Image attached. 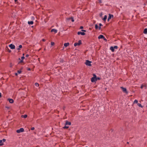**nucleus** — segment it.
Instances as JSON below:
<instances>
[{
  "label": "nucleus",
  "instance_id": "26",
  "mask_svg": "<svg viewBox=\"0 0 147 147\" xmlns=\"http://www.w3.org/2000/svg\"><path fill=\"white\" fill-rule=\"evenodd\" d=\"M100 26L99 27L98 29L100 30L101 28L100 26H102V24L101 23H100L99 24Z\"/></svg>",
  "mask_w": 147,
  "mask_h": 147
},
{
  "label": "nucleus",
  "instance_id": "5",
  "mask_svg": "<svg viewBox=\"0 0 147 147\" xmlns=\"http://www.w3.org/2000/svg\"><path fill=\"white\" fill-rule=\"evenodd\" d=\"M24 131V129L22 128H20V129L17 130L16 132L18 133H20L21 132H23Z\"/></svg>",
  "mask_w": 147,
  "mask_h": 147
},
{
  "label": "nucleus",
  "instance_id": "16",
  "mask_svg": "<svg viewBox=\"0 0 147 147\" xmlns=\"http://www.w3.org/2000/svg\"><path fill=\"white\" fill-rule=\"evenodd\" d=\"M69 127V126H68L67 125H66V124L65 123V126L63 127L64 129H67Z\"/></svg>",
  "mask_w": 147,
  "mask_h": 147
},
{
  "label": "nucleus",
  "instance_id": "44",
  "mask_svg": "<svg viewBox=\"0 0 147 147\" xmlns=\"http://www.w3.org/2000/svg\"><path fill=\"white\" fill-rule=\"evenodd\" d=\"M6 107V108H7V109H9V107Z\"/></svg>",
  "mask_w": 147,
  "mask_h": 147
},
{
  "label": "nucleus",
  "instance_id": "15",
  "mask_svg": "<svg viewBox=\"0 0 147 147\" xmlns=\"http://www.w3.org/2000/svg\"><path fill=\"white\" fill-rule=\"evenodd\" d=\"M113 15H111V14H109V16L108 17H109V19H110L111 18H113Z\"/></svg>",
  "mask_w": 147,
  "mask_h": 147
},
{
  "label": "nucleus",
  "instance_id": "31",
  "mask_svg": "<svg viewBox=\"0 0 147 147\" xmlns=\"http://www.w3.org/2000/svg\"><path fill=\"white\" fill-rule=\"evenodd\" d=\"M114 49H117L118 48V47L117 46H115L114 47H113Z\"/></svg>",
  "mask_w": 147,
  "mask_h": 147
},
{
  "label": "nucleus",
  "instance_id": "52",
  "mask_svg": "<svg viewBox=\"0 0 147 147\" xmlns=\"http://www.w3.org/2000/svg\"><path fill=\"white\" fill-rule=\"evenodd\" d=\"M23 55H24V54H23Z\"/></svg>",
  "mask_w": 147,
  "mask_h": 147
},
{
  "label": "nucleus",
  "instance_id": "7",
  "mask_svg": "<svg viewBox=\"0 0 147 147\" xmlns=\"http://www.w3.org/2000/svg\"><path fill=\"white\" fill-rule=\"evenodd\" d=\"M78 35L81 34L82 35H84L85 34V33L84 32H78Z\"/></svg>",
  "mask_w": 147,
  "mask_h": 147
},
{
  "label": "nucleus",
  "instance_id": "34",
  "mask_svg": "<svg viewBox=\"0 0 147 147\" xmlns=\"http://www.w3.org/2000/svg\"><path fill=\"white\" fill-rule=\"evenodd\" d=\"M34 129V127H32L31 129L32 130H33Z\"/></svg>",
  "mask_w": 147,
  "mask_h": 147
},
{
  "label": "nucleus",
  "instance_id": "28",
  "mask_svg": "<svg viewBox=\"0 0 147 147\" xmlns=\"http://www.w3.org/2000/svg\"><path fill=\"white\" fill-rule=\"evenodd\" d=\"M35 85L36 87H38L39 86V84L37 83H35Z\"/></svg>",
  "mask_w": 147,
  "mask_h": 147
},
{
  "label": "nucleus",
  "instance_id": "37",
  "mask_svg": "<svg viewBox=\"0 0 147 147\" xmlns=\"http://www.w3.org/2000/svg\"><path fill=\"white\" fill-rule=\"evenodd\" d=\"M143 88V86L142 85L141 86V89H142Z\"/></svg>",
  "mask_w": 147,
  "mask_h": 147
},
{
  "label": "nucleus",
  "instance_id": "39",
  "mask_svg": "<svg viewBox=\"0 0 147 147\" xmlns=\"http://www.w3.org/2000/svg\"><path fill=\"white\" fill-rule=\"evenodd\" d=\"M32 19L33 20H34V17H33V16H32Z\"/></svg>",
  "mask_w": 147,
  "mask_h": 147
},
{
  "label": "nucleus",
  "instance_id": "1",
  "mask_svg": "<svg viewBox=\"0 0 147 147\" xmlns=\"http://www.w3.org/2000/svg\"><path fill=\"white\" fill-rule=\"evenodd\" d=\"M93 77L91 78V81L92 82H96V76L95 74H93Z\"/></svg>",
  "mask_w": 147,
  "mask_h": 147
},
{
  "label": "nucleus",
  "instance_id": "49",
  "mask_svg": "<svg viewBox=\"0 0 147 147\" xmlns=\"http://www.w3.org/2000/svg\"><path fill=\"white\" fill-rule=\"evenodd\" d=\"M110 19H109V18H108V20H109Z\"/></svg>",
  "mask_w": 147,
  "mask_h": 147
},
{
  "label": "nucleus",
  "instance_id": "46",
  "mask_svg": "<svg viewBox=\"0 0 147 147\" xmlns=\"http://www.w3.org/2000/svg\"><path fill=\"white\" fill-rule=\"evenodd\" d=\"M83 28V26H81V27H80V28H82H82Z\"/></svg>",
  "mask_w": 147,
  "mask_h": 147
},
{
  "label": "nucleus",
  "instance_id": "50",
  "mask_svg": "<svg viewBox=\"0 0 147 147\" xmlns=\"http://www.w3.org/2000/svg\"><path fill=\"white\" fill-rule=\"evenodd\" d=\"M28 70H30V68H29V69H28Z\"/></svg>",
  "mask_w": 147,
  "mask_h": 147
},
{
  "label": "nucleus",
  "instance_id": "29",
  "mask_svg": "<svg viewBox=\"0 0 147 147\" xmlns=\"http://www.w3.org/2000/svg\"><path fill=\"white\" fill-rule=\"evenodd\" d=\"M22 71L21 70H19L18 71V73L19 74H20L21 73Z\"/></svg>",
  "mask_w": 147,
  "mask_h": 147
},
{
  "label": "nucleus",
  "instance_id": "30",
  "mask_svg": "<svg viewBox=\"0 0 147 147\" xmlns=\"http://www.w3.org/2000/svg\"><path fill=\"white\" fill-rule=\"evenodd\" d=\"M96 81H97V80H99L100 79V78L99 77H96Z\"/></svg>",
  "mask_w": 147,
  "mask_h": 147
},
{
  "label": "nucleus",
  "instance_id": "8",
  "mask_svg": "<svg viewBox=\"0 0 147 147\" xmlns=\"http://www.w3.org/2000/svg\"><path fill=\"white\" fill-rule=\"evenodd\" d=\"M51 32H54L55 33H56L57 32V31L56 29H53L51 30Z\"/></svg>",
  "mask_w": 147,
  "mask_h": 147
},
{
  "label": "nucleus",
  "instance_id": "40",
  "mask_svg": "<svg viewBox=\"0 0 147 147\" xmlns=\"http://www.w3.org/2000/svg\"><path fill=\"white\" fill-rule=\"evenodd\" d=\"M99 1L100 3H102L101 0H99Z\"/></svg>",
  "mask_w": 147,
  "mask_h": 147
},
{
  "label": "nucleus",
  "instance_id": "42",
  "mask_svg": "<svg viewBox=\"0 0 147 147\" xmlns=\"http://www.w3.org/2000/svg\"><path fill=\"white\" fill-rule=\"evenodd\" d=\"M71 21H72V22H74V20L73 19H72Z\"/></svg>",
  "mask_w": 147,
  "mask_h": 147
},
{
  "label": "nucleus",
  "instance_id": "24",
  "mask_svg": "<svg viewBox=\"0 0 147 147\" xmlns=\"http://www.w3.org/2000/svg\"><path fill=\"white\" fill-rule=\"evenodd\" d=\"M138 103V100L136 99L135 100L134 102V103Z\"/></svg>",
  "mask_w": 147,
  "mask_h": 147
},
{
  "label": "nucleus",
  "instance_id": "4",
  "mask_svg": "<svg viewBox=\"0 0 147 147\" xmlns=\"http://www.w3.org/2000/svg\"><path fill=\"white\" fill-rule=\"evenodd\" d=\"M82 44L81 40H79L78 42H76L74 44V46L76 47L77 46H79Z\"/></svg>",
  "mask_w": 147,
  "mask_h": 147
},
{
  "label": "nucleus",
  "instance_id": "47",
  "mask_svg": "<svg viewBox=\"0 0 147 147\" xmlns=\"http://www.w3.org/2000/svg\"><path fill=\"white\" fill-rule=\"evenodd\" d=\"M11 52V50H9V52Z\"/></svg>",
  "mask_w": 147,
  "mask_h": 147
},
{
  "label": "nucleus",
  "instance_id": "21",
  "mask_svg": "<svg viewBox=\"0 0 147 147\" xmlns=\"http://www.w3.org/2000/svg\"><path fill=\"white\" fill-rule=\"evenodd\" d=\"M140 107H141V108H142L143 107L142 105L140 103H138L137 104Z\"/></svg>",
  "mask_w": 147,
  "mask_h": 147
},
{
  "label": "nucleus",
  "instance_id": "51",
  "mask_svg": "<svg viewBox=\"0 0 147 147\" xmlns=\"http://www.w3.org/2000/svg\"><path fill=\"white\" fill-rule=\"evenodd\" d=\"M127 144H128V143H129V142H127Z\"/></svg>",
  "mask_w": 147,
  "mask_h": 147
},
{
  "label": "nucleus",
  "instance_id": "9",
  "mask_svg": "<svg viewBox=\"0 0 147 147\" xmlns=\"http://www.w3.org/2000/svg\"><path fill=\"white\" fill-rule=\"evenodd\" d=\"M8 100H9V102L11 103H12L13 102H14V100H13L12 99H9V98L8 99Z\"/></svg>",
  "mask_w": 147,
  "mask_h": 147
},
{
  "label": "nucleus",
  "instance_id": "19",
  "mask_svg": "<svg viewBox=\"0 0 147 147\" xmlns=\"http://www.w3.org/2000/svg\"><path fill=\"white\" fill-rule=\"evenodd\" d=\"M107 16L106 15H105L104 16V18H103V20L105 21L106 20L107 18Z\"/></svg>",
  "mask_w": 147,
  "mask_h": 147
},
{
  "label": "nucleus",
  "instance_id": "43",
  "mask_svg": "<svg viewBox=\"0 0 147 147\" xmlns=\"http://www.w3.org/2000/svg\"><path fill=\"white\" fill-rule=\"evenodd\" d=\"M15 75L16 76H17L18 75V74H17V73H16L15 74Z\"/></svg>",
  "mask_w": 147,
  "mask_h": 147
},
{
  "label": "nucleus",
  "instance_id": "10",
  "mask_svg": "<svg viewBox=\"0 0 147 147\" xmlns=\"http://www.w3.org/2000/svg\"><path fill=\"white\" fill-rule=\"evenodd\" d=\"M66 125H71V123L70 122H68L67 121H66L65 123Z\"/></svg>",
  "mask_w": 147,
  "mask_h": 147
},
{
  "label": "nucleus",
  "instance_id": "22",
  "mask_svg": "<svg viewBox=\"0 0 147 147\" xmlns=\"http://www.w3.org/2000/svg\"><path fill=\"white\" fill-rule=\"evenodd\" d=\"M22 46L21 45H20L19 46V48L17 49V50H20L21 48H22Z\"/></svg>",
  "mask_w": 147,
  "mask_h": 147
},
{
  "label": "nucleus",
  "instance_id": "12",
  "mask_svg": "<svg viewBox=\"0 0 147 147\" xmlns=\"http://www.w3.org/2000/svg\"><path fill=\"white\" fill-rule=\"evenodd\" d=\"M69 45V42L65 43L64 44V46L65 47H66L68 46Z\"/></svg>",
  "mask_w": 147,
  "mask_h": 147
},
{
  "label": "nucleus",
  "instance_id": "3",
  "mask_svg": "<svg viewBox=\"0 0 147 147\" xmlns=\"http://www.w3.org/2000/svg\"><path fill=\"white\" fill-rule=\"evenodd\" d=\"M91 63L92 61L88 60H86L85 64L87 66H92V65L91 64Z\"/></svg>",
  "mask_w": 147,
  "mask_h": 147
},
{
  "label": "nucleus",
  "instance_id": "33",
  "mask_svg": "<svg viewBox=\"0 0 147 147\" xmlns=\"http://www.w3.org/2000/svg\"><path fill=\"white\" fill-rule=\"evenodd\" d=\"M9 66L10 67H12V63H11L10 64Z\"/></svg>",
  "mask_w": 147,
  "mask_h": 147
},
{
  "label": "nucleus",
  "instance_id": "2",
  "mask_svg": "<svg viewBox=\"0 0 147 147\" xmlns=\"http://www.w3.org/2000/svg\"><path fill=\"white\" fill-rule=\"evenodd\" d=\"M120 88L122 90V91L124 93H125L127 94H128V92L127 91V89L126 88H124L123 86L121 87Z\"/></svg>",
  "mask_w": 147,
  "mask_h": 147
},
{
  "label": "nucleus",
  "instance_id": "20",
  "mask_svg": "<svg viewBox=\"0 0 147 147\" xmlns=\"http://www.w3.org/2000/svg\"><path fill=\"white\" fill-rule=\"evenodd\" d=\"M3 142H2V140H0V145L2 146L3 145Z\"/></svg>",
  "mask_w": 147,
  "mask_h": 147
},
{
  "label": "nucleus",
  "instance_id": "11",
  "mask_svg": "<svg viewBox=\"0 0 147 147\" xmlns=\"http://www.w3.org/2000/svg\"><path fill=\"white\" fill-rule=\"evenodd\" d=\"M103 38H104V36L102 35H100L98 36V39Z\"/></svg>",
  "mask_w": 147,
  "mask_h": 147
},
{
  "label": "nucleus",
  "instance_id": "23",
  "mask_svg": "<svg viewBox=\"0 0 147 147\" xmlns=\"http://www.w3.org/2000/svg\"><path fill=\"white\" fill-rule=\"evenodd\" d=\"M98 28H99V27H98V26L97 25V24H95V28L96 29H98Z\"/></svg>",
  "mask_w": 147,
  "mask_h": 147
},
{
  "label": "nucleus",
  "instance_id": "27",
  "mask_svg": "<svg viewBox=\"0 0 147 147\" xmlns=\"http://www.w3.org/2000/svg\"><path fill=\"white\" fill-rule=\"evenodd\" d=\"M24 58H25V57L24 56H23L22 57H21V59H22V60L20 61V62H22L23 61L22 60L24 59Z\"/></svg>",
  "mask_w": 147,
  "mask_h": 147
},
{
  "label": "nucleus",
  "instance_id": "36",
  "mask_svg": "<svg viewBox=\"0 0 147 147\" xmlns=\"http://www.w3.org/2000/svg\"><path fill=\"white\" fill-rule=\"evenodd\" d=\"M29 56V55L28 54H27L26 55V57H28Z\"/></svg>",
  "mask_w": 147,
  "mask_h": 147
},
{
  "label": "nucleus",
  "instance_id": "14",
  "mask_svg": "<svg viewBox=\"0 0 147 147\" xmlns=\"http://www.w3.org/2000/svg\"><path fill=\"white\" fill-rule=\"evenodd\" d=\"M27 117V115H22L21 116V117L22 118H26Z\"/></svg>",
  "mask_w": 147,
  "mask_h": 147
},
{
  "label": "nucleus",
  "instance_id": "13",
  "mask_svg": "<svg viewBox=\"0 0 147 147\" xmlns=\"http://www.w3.org/2000/svg\"><path fill=\"white\" fill-rule=\"evenodd\" d=\"M28 24L32 25L33 24L34 22L33 21H28Z\"/></svg>",
  "mask_w": 147,
  "mask_h": 147
},
{
  "label": "nucleus",
  "instance_id": "25",
  "mask_svg": "<svg viewBox=\"0 0 147 147\" xmlns=\"http://www.w3.org/2000/svg\"><path fill=\"white\" fill-rule=\"evenodd\" d=\"M55 44V43L53 42H51V46L52 47V46H53Z\"/></svg>",
  "mask_w": 147,
  "mask_h": 147
},
{
  "label": "nucleus",
  "instance_id": "35",
  "mask_svg": "<svg viewBox=\"0 0 147 147\" xmlns=\"http://www.w3.org/2000/svg\"><path fill=\"white\" fill-rule=\"evenodd\" d=\"M104 40L105 41H107V40L104 37V38H103Z\"/></svg>",
  "mask_w": 147,
  "mask_h": 147
},
{
  "label": "nucleus",
  "instance_id": "48",
  "mask_svg": "<svg viewBox=\"0 0 147 147\" xmlns=\"http://www.w3.org/2000/svg\"><path fill=\"white\" fill-rule=\"evenodd\" d=\"M18 0H14V1H17Z\"/></svg>",
  "mask_w": 147,
  "mask_h": 147
},
{
  "label": "nucleus",
  "instance_id": "32",
  "mask_svg": "<svg viewBox=\"0 0 147 147\" xmlns=\"http://www.w3.org/2000/svg\"><path fill=\"white\" fill-rule=\"evenodd\" d=\"M2 140L3 142H5L6 141V139H3Z\"/></svg>",
  "mask_w": 147,
  "mask_h": 147
},
{
  "label": "nucleus",
  "instance_id": "17",
  "mask_svg": "<svg viewBox=\"0 0 147 147\" xmlns=\"http://www.w3.org/2000/svg\"><path fill=\"white\" fill-rule=\"evenodd\" d=\"M143 32L145 34H147V28H146L144 29Z\"/></svg>",
  "mask_w": 147,
  "mask_h": 147
},
{
  "label": "nucleus",
  "instance_id": "41",
  "mask_svg": "<svg viewBox=\"0 0 147 147\" xmlns=\"http://www.w3.org/2000/svg\"><path fill=\"white\" fill-rule=\"evenodd\" d=\"M82 31H84V32H85L86 31V30H82Z\"/></svg>",
  "mask_w": 147,
  "mask_h": 147
},
{
  "label": "nucleus",
  "instance_id": "45",
  "mask_svg": "<svg viewBox=\"0 0 147 147\" xmlns=\"http://www.w3.org/2000/svg\"><path fill=\"white\" fill-rule=\"evenodd\" d=\"M1 93L0 92V98L1 97Z\"/></svg>",
  "mask_w": 147,
  "mask_h": 147
},
{
  "label": "nucleus",
  "instance_id": "18",
  "mask_svg": "<svg viewBox=\"0 0 147 147\" xmlns=\"http://www.w3.org/2000/svg\"><path fill=\"white\" fill-rule=\"evenodd\" d=\"M110 49L112 52H114V51L115 50L113 47H111L110 48Z\"/></svg>",
  "mask_w": 147,
  "mask_h": 147
},
{
  "label": "nucleus",
  "instance_id": "38",
  "mask_svg": "<svg viewBox=\"0 0 147 147\" xmlns=\"http://www.w3.org/2000/svg\"><path fill=\"white\" fill-rule=\"evenodd\" d=\"M42 41L43 42H45V41L46 40L44 39H42Z\"/></svg>",
  "mask_w": 147,
  "mask_h": 147
},
{
  "label": "nucleus",
  "instance_id": "6",
  "mask_svg": "<svg viewBox=\"0 0 147 147\" xmlns=\"http://www.w3.org/2000/svg\"><path fill=\"white\" fill-rule=\"evenodd\" d=\"M9 46L11 49H14L15 48V46L12 44H11Z\"/></svg>",
  "mask_w": 147,
  "mask_h": 147
}]
</instances>
